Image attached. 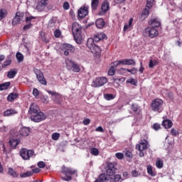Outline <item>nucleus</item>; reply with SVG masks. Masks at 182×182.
Listing matches in <instances>:
<instances>
[{"label": "nucleus", "mask_w": 182, "mask_h": 182, "mask_svg": "<svg viewBox=\"0 0 182 182\" xmlns=\"http://www.w3.org/2000/svg\"><path fill=\"white\" fill-rule=\"evenodd\" d=\"M103 39H107V36H106L105 33H97L94 36V38H88L87 46L93 55H100V53H101L102 50H100V47L96 46L95 42H100V41H103Z\"/></svg>", "instance_id": "obj_1"}, {"label": "nucleus", "mask_w": 182, "mask_h": 182, "mask_svg": "<svg viewBox=\"0 0 182 182\" xmlns=\"http://www.w3.org/2000/svg\"><path fill=\"white\" fill-rule=\"evenodd\" d=\"M123 178H122V175L117 174L114 177L107 176L106 173H102L99 176L98 178L95 180V182H122Z\"/></svg>", "instance_id": "obj_2"}, {"label": "nucleus", "mask_w": 182, "mask_h": 182, "mask_svg": "<svg viewBox=\"0 0 182 182\" xmlns=\"http://www.w3.org/2000/svg\"><path fill=\"white\" fill-rule=\"evenodd\" d=\"M62 173L65 176L61 177V179H63V181H72V176H70L75 175L76 173V170L63 166L62 167Z\"/></svg>", "instance_id": "obj_3"}, {"label": "nucleus", "mask_w": 182, "mask_h": 182, "mask_svg": "<svg viewBox=\"0 0 182 182\" xmlns=\"http://www.w3.org/2000/svg\"><path fill=\"white\" fill-rule=\"evenodd\" d=\"M164 102L161 99L154 100L151 104V110L156 113H161L164 108L163 107Z\"/></svg>", "instance_id": "obj_4"}, {"label": "nucleus", "mask_w": 182, "mask_h": 182, "mask_svg": "<svg viewBox=\"0 0 182 182\" xmlns=\"http://www.w3.org/2000/svg\"><path fill=\"white\" fill-rule=\"evenodd\" d=\"M47 92L52 96V100L55 103V105H62V102H63V97L59 93L47 90Z\"/></svg>", "instance_id": "obj_5"}, {"label": "nucleus", "mask_w": 182, "mask_h": 182, "mask_svg": "<svg viewBox=\"0 0 182 182\" xmlns=\"http://www.w3.org/2000/svg\"><path fill=\"white\" fill-rule=\"evenodd\" d=\"M106 83H107V78L106 77H99L92 81L91 86L92 87H102Z\"/></svg>", "instance_id": "obj_6"}, {"label": "nucleus", "mask_w": 182, "mask_h": 182, "mask_svg": "<svg viewBox=\"0 0 182 182\" xmlns=\"http://www.w3.org/2000/svg\"><path fill=\"white\" fill-rule=\"evenodd\" d=\"M66 66L67 69L69 70H73V72H75L76 73H78V72L80 70V66L78 65V64L75 61L71 60H66Z\"/></svg>", "instance_id": "obj_7"}, {"label": "nucleus", "mask_w": 182, "mask_h": 182, "mask_svg": "<svg viewBox=\"0 0 182 182\" xmlns=\"http://www.w3.org/2000/svg\"><path fill=\"white\" fill-rule=\"evenodd\" d=\"M33 154H35V152L33 150H28L25 148L20 150V156L23 160H29L31 157H33Z\"/></svg>", "instance_id": "obj_8"}, {"label": "nucleus", "mask_w": 182, "mask_h": 182, "mask_svg": "<svg viewBox=\"0 0 182 182\" xmlns=\"http://www.w3.org/2000/svg\"><path fill=\"white\" fill-rule=\"evenodd\" d=\"M144 36H147V35L149 36V38H156L157 35H159V31L154 28L148 27L146 28L144 31Z\"/></svg>", "instance_id": "obj_9"}, {"label": "nucleus", "mask_w": 182, "mask_h": 182, "mask_svg": "<svg viewBox=\"0 0 182 182\" xmlns=\"http://www.w3.org/2000/svg\"><path fill=\"white\" fill-rule=\"evenodd\" d=\"M116 170H117L116 165L113 163H109L107 166L106 176H107V177H113V176L116 174Z\"/></svg>", "instance_id": "obj_10"}, {"label": "nucleus", "mask_w": 182, "mask_h": 182, "mask_svg": "<svg viewBox=\"0 0 182 182\" xmlns=\"http://www.w3.org/2000/svg\"><path fill=\"white\" fill-rule=\"evenodd\" d=\"M30 119L32 122L39 123L40 122L45 120V119H46V116L43 112H40L33 116H30Z\"/></svg>", "instance_id": "obj_11"}, {"label": "nucleus", "mask_w": 182, "mask_h": 182, "mask_svg": "<svg viewBox=\"0 0 182 182\" xmlns=\"http://www.w3.org/2000/svg\"><path fill=\"white\" fill-rule=\"evenodd\" d=\"M34 73L36 75V78L38 80V82L41 85H44L45 86H46L47 82L46 80L45 79V77L43 76V73H42V71H41L39 69H35Z\"/></svg>", "instance_id": "obj_12"}, {"label": "nucleus", "mask_w": 182, "mask_h": 182, "mask_svg": "<svg viewBox=\"0 0 182 182\" xmlns=\"http://www.w3.org/2000/svg\"><path fill=\"white\" fill-rule=\"evenodd\" d=\"M62 50L64 52L65 56H69V53H73L75 52V47L70 44H63Z\"/></svg>", "instance_id": "obj_13"}, {"label": "nucleus", "mask_w": 182, "mask_h": 182, "mask_svg": "<svg viewBox=\"0 0 182 182\" xmlns=\"http://www.w3.org/2000/svg\"><path fill=\"white\" fill-rule=\"evenodd\" d=\"M73 35H82V26L77 22L73 23L72 26Z\"/></svg>", "instance_id": "obj_14"}, {"label": "nucleus", "mask_w": 182, "mask_h": 182, "mask_svg": "<svg viewBox=\"0 0 182 182\" xmlns=\"http://www.w3.org/2000/svg\"><path fill=\"white\" fill-rule=\"evenodd\" d=\"M40 112L41 109H39V107L37 105L31 104L28 109V114L30 116H35V114H37Z\"/></svg>", "instance_id": "obj_15"}, {"label": "nucleus", "mask_w": 182, "mask_h": 182, "mask_svg": "<svg viewBox=\"0 0 182 182\" xmlns=\"http://www.w3.org/2000/svg\"><path fill=\"white\" fill-rule=\"evenodd\" d=\"M89 14V7L88 6H83L81 7L78 10V16L79 18H85L86 16Z\"/></svg>", "instance_id": "obj_16"}, {"label": "nucleus", "mask_w": 182, "mask_h": 182, "mask_svg": "<svg viewBox=\"0 0 182 182\" xmlns=\"http://www.w3.org/2000/svg\"><path fill=\"white\" fill-rule=\"evenodd\" d=\"M22 19H23V15L20 12H17L16 16L13 18L12 25L16 26V25H18Z\"/></svg>", "instance_id": "obj_17"}, {"label": "nucleus", "mask_w": 182, "mask_h": 182, "mask_svg": "<svg viewBox=\"0 0 182 182\" xmlns=\"http://www.w3.org/2000/svg\"><path fill=\"white\" fill-rule=\"evenodd\" d=\"M48 0H41L37 4L36 9L40 12L45 11L46 6H48Z\"/></svg>", "instance_id": "obj_18"}, {"label": "nucleus", "mask_w": 182, "mask_h": 182, "mask_svg": "<svg viewBox=\"0 0 182 182\" xmlns=\"http://www.w3.org/2000/svg\"><path fill=\"white\" fill-rule=\"evenodd\" d=\"M149 23L152 28H159L161 25V21L157 18H154L151 19V21H149Z\"/></svg>", "instance_id": "obj_19"}, {"label": "nucleus", "mask_w": 182, "mask_h": 182, "mask_svg": "<svg viewBox=\"0 0 182 182\" xmlns=\"http://www.w3.org/2000/svg\"><path fill=\"white\" fill-rule=\"evenodd\" d=\"M32 19H35V17L30 16V17L26 18V22L27 25H25L23 27V31H28V29H31V28H32V23H31Z\"/></svg>", "instance_id": "obj_20"}, {"label": "nucleus", "mask_w": 182, "mask_h": 182, "mask_svg": "<svg viewBox=\"0 0 182 182\" xmlns=\"http://www.w3.org/2000/svg\"><path fill=\"white\" fill-rule=\"evenodd\" d=\"M136 149L139 151H143L144 150H146L147 149V141L144 140L141 142L139 144L136 146Z\"/></svg>", "instance_id": "obj_21"}, {"label": "nucleus", "mask_w": 182, "mask_h": 182, "mask_svg": "<svg viewBox=\"0 0 182 182\" xmlns=\"http://www.w3.org/2000/svg\"><path fill=\"white\" fill-rule=\"evenodd\" d=\"M31 132L29 128L28 127H22L19 130V134L22 136L23 137H26L29 136V133Z\"/></svg>", "instance_id": "obj_22"}, {"label": "nucleus", "mask_w": 182, "mask_h": 182, "mask_svg": "<svg viewBox=\"0 0 182 182\" xmlns=\"http://www.w3.org/2000/svg\"><path fill=\"white\" fill-rule=\"evenodd\" d=\"M110 9V7L109 6V1L107 0H105L104 2H102V6H101V11L103 12V14H106L107 11Z\"/></svg>", "instance_id": "obj_23"}, {"label": "nucleus", "mask_w": 182, "mask_h": 182, "mask_svg": "<svg viewBox=\"0 0 182 182\" xmlns=\"http://www.w3.org/2000/svg\"><path fill=\"white\" fill-rule=\"evenodd\" d=\"M7 174L11 176V177H13V178H18V177H19V173L14 171L13 168H8Z\"/></svg>", "instance_id": "obj_24"}, {"label": "nucleus", "mask_w": 182, "mask_h": 182, "mask_svg": "<svg viewBox=\"0 0 182 182\" xmlns=\"http://www.w3.org/2000/svg\"><path fill=\"white\" fill-rule=\"evenodd\" d=\"M18 114V111L13 109H6L4 112V116L6 117H9V116H14V114Z\"/></svg>", "instance_id": "obj_25"}, {"label": "nucleus", "mask_w": 182, "mask_h": 182, "mask_svg": "<svg viewBox=\"0 0 182 182\" xmlns=\"http://www.w3.org/2000/svg\"><path fill=\"white\" fill-rule=\"evenodd\" d=\"M162 126H164L165 129H171V127H173V122L170 119H165L162 122Z\"/></svg>", "instance_id": "obj_26"}, {"label": "nucleus", "mask_w": 182, "mask_h": 182, "mask_svg": "<svg viewBox=\"0 0 182 182\" xmlns=\"http://www.w3.org/2000/svg\"><path fill=\"white\" fill-rule=\"evenodd\" d=\"M95 25L98 29H102L105 26V21L103 18H98L95 21Z\"/></svg>", "instance_id": "obj_27"}, {"label": "nucleus", "mask_w": 182, "mask_h": 182, "mask_svg": "<svg viewBox=\"0 0 182 182\" xmlns=\"http://www.w3.org/2000/svg\"><path fill=\"white\" fill-rule=\"evenodd\" d=\"M19 141H21V140L19 139H10L9 143L11 146V147H13V149H15L16 147V146H18V144H19Z\"/></svg>", "instance_id": "obj_28"}, {"label": "nucleus", "mask_w": 182, "mask_h": 182, "mask_svg": "<svg viewBox=\"0 0 182 182\" xmlns=\"http://www.w3.org/2000/svg\"><path fill=\"white\" fill-rule=\"evenodd\" d=\"M150 9L146 6V7L143 9L142 13H141V17L145 19V18H147L149 15H150Z\"/></svg>", "instance_id": "obj_29"}, {"label": "nucleus", "mask_w": 182, "mask_h": 182, "mask_svg": "<svg viewBox=\"0 0 182 182\" xmlns=\"http://www.w3.org/2000/svg\"><path fill=\"white\" fill-rule=\"evenodd\" d=\"M17 97H18L17 93L11 92L8 95L7 100L8 102H14V100H15V99H16Z\"/></svg>", "instance_id": "obj_30"}, {"label": "nucleus", "mask_w": 182, "mask_h": 182, "mask_svg": "<svg viewBox=\"0 0 182 182\" xmlns=\"http://www.w3.org/2000/svg\"><path fill=\"white\" fill-rule=\"evenodd\" d=\"M10 86H11V82H9L0 84V91L6 90L9 89Z\"/></svg>", "instance_id": "obj_31"}, {"label": "nucleus", "mask_w": 182, "mask_h": 182, "mask_svg": "<svg viewBox=\"0 0 182 182\" xmlns=\"http://www.w3.org/2000/svg\"><path fill=\"white\" fill-rule=\"evenodd\" d=\"M32 176H33V172H32L31 171H28L25 173H20V177L21 178H25L26 177H31Z\"/></svg>", "instance_id": "obj_32"}, {"label": "nucleus", "mask_w": 182, "mask_h": 182, "mask_svg": "<svg viewBox=\"0 0 182 182\" xmlns=\"http://www.w3.org/2000/svg\"><path fill=\"white\" fill-rule=\"evenodd\" d=\"M16 70H11L7 73V77L9 79H14L15 76H16Z\"/></svg>", "instance_id": "obj_33"}, {"label": "nucleus", "mask_w": 182, "mask_h": 182, "mask_svg": "<svg viewBox=\"0 0 182 182\" xmlns=\"http://www.w3.org/2000/svg\"><path fill=\"white\" fill-rule=\"evenodd\" d=\"M131 109H132V110H133V112H134V113H137V114H139V113H140V107L136 104H132Z\"/></svg>", "instance_id": "obj_34"}, {"label": "nucleus", "mask_w": 182, "mask_h": 182, "mask_svg": "<svg viewBox=\"0 0 182 182\" xmlns=\"http://www.w3.org/2000/svg\"><path fill=\"white\" fill-rule=\"evenodd\" d=\"M119 70L120 72H122V70H127V72H129L132 75H136V73H137L138 70L136 68H133L132 70L126 69V68H120Z\"/></svg>", "instance_id": "obj_35"}, {"label": "nucleus", "mask_w": 182, "mask_h": 182, "mask_svg": "<svg viewBox=\"0 0 182 182\" xmlns=\"http://www.w3.org/2000/svg\"><path fill=\"white\" fill-rule=\"evenodd\" d=\"M12 63V60L11 59H7L4 61V63L1 65L0 67V70H2V69L6 68V66H9Z\"/></svg>", "instance_id": "obj_36"}, {"label": "nucleus", "mask_w": 182, "mask_h": 182, "mask_svg": "<svg viewBox=\"0 0 182 182\" xmlns=\"http://www.w3.org/2000/svg\"><path fill=\"white\" fill-rule=\"evenodd\" d=\"M157 65H159V61H157V60H150L149 68H150V69H153V68H154V66H157Z\"/></svg>", "instance_id": "obj_37"}, {"label": "nucleus", "mask_w": 182, "mask_h": 182, "mask_svg": "<svg viewBox=\"0 0 182 182\" xmlns=\"http://www.w3.org/2000/svg\"><path fill=\"white\" fill-rule=\"evenodd\" d=\"M39 38H41V41H43V42H45V43H49V40L46 39L45 32L41 31Z\"/></svg>", "instance_id": "obj_38"}, {"label": "nucleus", "mask_w": 182, "mask_h": 182, "mask_svg": "<svg viewBox=\"0 0 182 182\" xmlns=\"http://www.w3.org/2000/svg\"><path fill=\"white\" fill-rule=\"evenodd\" d=\"M91 6L92 9L96 11V9H97V6H99V0H92Z\"/></svg>", "instance_id": "obj_39"}, {"label": "nucleus", "mask_w": 182, "mask_h": 182, "mask_svg": "<svg viewBox=\"0 0 182 182\" xmlns=\"http://www.w3.org/2000/svg\"><path fill=\"white\" fill-rule=\"evenodd\" d=\"M73 36L76 43L80 45V43H82V34L74 35Z\"/></svg>", "instance_id": "obj_40"}, {"label": "nucleus", "mask_w": 182, "mask_h": 182, "mask_svg": "<svg viewBox=\"0 0 182 182\" xmlns=\"http://www.w3.org/2000/svg\"><path fill=\"white\" fill-rule=\"evenodd\" d=\"M147 173L149 176H151V177H154L156 176V172L153 171V167L150 166L147 167Z\"/></svg>", "instance_id": "obj_41"}, {"label": "nucleus", "mask_w": 182, "mask_h": 182, "mask_svg": "<svg viewBox=\"0 0 182 182\" xmlns=\"http://www.w3.org/2000/svg\"><path fill=\"white\" fill-rule=\"evenodd\" d=\"M125 65H136V61H134V60L133 59L126 58Z\"/></svg>", "instance_id": "obj_42"}, {"label": "nucleus", "mask_w": 182, "mask_h": 182, "mask_svg": "<svg viewBox=\"0 0 182 182\" xmlns=\"http://www.w3.org/2000/svg\"><path fill=\"white\" fill-rule=\"evenodd\" d=\"M5 16H6V10L0 9V21H2Z\"/></svg>", "instance_id": "obj_43"}, {"label": "nucleus", "mask_w": 182, "mask_h": 182, "mask_svg": "<svg viewBox=\"0 0 182 182\" xmlns=\"http://www.w3.org/2000/svg\"><path fill=\"white\" fill-rule=\"evenodd\" d=\"M153 5H154V0H147L146 1V8L151 9L153 8Z\"/></svg>", "instance_id": "obj_44"}, {"label": "nucleus", "mask_w": 182, "mask_h": 182, "mask_svg": "<svg viewBox=\"0 0 182 182\" xmlns=\"http://www.w3.org/2000/svg\"><path fill=\"white\" fill-rule=\"evenodd\" d=\"M104 97L106 100H113V99H114V95H113V94H106L104 95Z\"/></svg>", "instance_id": "obj_45"}, {"label": "nucleus", "mask_w": 182, "mask_h": 182, "mask_svg": "<svg viewBox=\"0 0 182 182\" xmlns=\"http://www.w3.org/2000/svg\"><path fill=\"white\" fill-rule=\"evenodd\" d=\"M16 59L18 60V62H23V55L21 53H17L16 55Z\"/></svg>", "instance_id": "obj_46"}, {"label": "nucleus", "mask_w": 182, "mask_h": 182, "mask_svg": "<svg viewBox=\"0 0 182 182\" xmlns=\"http://www.w3.org/2000/svg\"><path fill=\"white\" fill-rule=\"evenodd\" d=\"M114 73H116V69L113 68V67H110L108 70L109 76H114Z\"/></svg>", "instance_id": "obj_47"}, {"label": "nucleus", "mask_w": 182, "mask_h": 182, "mask_svg": "<svg viewBox=\"0 0 182 182\" xmlns=\"http://www.w3.org/2000/svg\"><path fill=\"white\" fill-rule=\"evenodd\" d=\"M90 153L93 156H99V150L97 148L91 149Z\"/></svg>", "instance_id": "obj_48"}, {"label": "nucleus", "mask_w": 182, "mask_h": 182, "mask_svg": "<svg viewBox=\"0 0 182 182\" xmlns=\"http://www.w3.org/2000/svg\"><path fill=\"white\" fill-rule=\"evenodd\" d=\"M127 83H130L131 85H133V86H136L137 81L134 78H131L127 80Z\"/></svg>", "instance_id": "obj_49"}, {"label": "nucleus", "mask_w": 182, "mask_h": 182, "mask_svg": "<svg viewBox=\"0 0 182 182\" xmlns=\"http://www.w3.org/2000/svg\"><path fill=\"white\" fill-rule=\"evenodd\" d=\"M152 129H154V130H156V131L160 130L161 129V126L159 123H155L153 124Z\"/></svg>", "instance_id": "obj_50"}, {"label": "nucleus", "mask_w": 182, "mask_h": 182, "mask_svg": "<svg viewBox=\"0 0 182 182\" xmlns=\"http://www.w3.org/2000/svg\"><path fill=\"white\" fill-rule=\"evenodd\" d=\"M55 23H56V21L52 18L48 22V26H50V28H55Z\"/></svg>", "instance_id": "obj_51"}, {"label": "nucleus", "mask_w": 182, "mask_h": 182, "mask_svg": "<svg viewBox=\"0 0 182 182\" xmlns=\"http://www.w3.org/2000/svg\"><path fill=\"white\" fill-rule=\"evenodd\" d=\"M59 137H60V133H53L52 134L53 140H59Z\"/></svg>", "instance_id": "obj_52"}, {"label": "nucleus", "mask_w": 182, "mask_h": 182, "mask_svg": "<svg viewBox=\"0 0 182 182\" xmlns=\"http://www.w3.org/2000/svg\"><path fill=\"white\" fill-rule=\"evenodd\" d=\"M156 166L158 168H163V161L161 160H158L156 163Z\"/></svg>", "instance_id": "obj_53"}, {"label": "nucleus", "mask_w": 182, "mask_h": 182, "mask_svg": "<svg viewBox=\"0 0 182 182\" xmlns=\"http://www.w3.org/2000/svg\"><path fill=\"white\" fill-rule=\"evenodd\" d=\"M61 35H62V33L60 32V30L56 29V30L54 31V36H55V38H59Z\"/></svg>", "instance_id": "obj_54"}, {"label": "nucleus", "mask_w": 182, "mask_h": 182, "mask_svg": "<svg viewBox=\"0 0 182 182\" xmlns=\"http://www.w3.org/2000/svg\"><path fill=\"white\" fill-rule=\"evenodd\" d=\"M63 8L65 11H68V9H69V8H70V5L69 4V2L65 1L63 4Z\"/></svg>", "instance_id": "obj_55"}, {"label": "nucleus", "mask_w": 182, "mask_h": 182, "mask_svg": "<svg viewBox=\"0 0 182 182\" xmlns=\"http://www.w3.org/2000/svg\"><path fill=\"white\" fill-rule=\"evenodd\" d=\"M139 176H140V173H139V171H137L136 170L132 171V177H139Z\"/></svg>", "instance_id": "obj_56"}, {"label": "nucleus", "mask_w": 182, "mask_h": 182, "mask_svg": "<svg viewBox=\"0 0 182 182\" xmlns=\"http://www.w3.org/2000/svg\"><path fill=\"white\" fill-rule=\"evenodd\" d=\"M46 166V164H45V162L43 161H39L38 163V167H39V168H45Z\"/></svg>", "instance_id": "obj_57"}, {"label": "nucleus", "mask_w": 182, "mask_h": 182, "mask_svg": "<svg viewBox=\"0 0 182 182\" xmlns=\"http://www.w3.org/2000/svg\"><path fill=\"white\" fill-rule=\"evenodd\" d=\"M111 65H111V68H113V69H116V68L118 67L119 65H120V64H119V60H117V61H115V62L111 63Z\"/></svg>", "instance_id": "obj_58"}, {"label": "nucleus", "mask_w": 182, "mask_h": 182, "mask_svg": "<svg viewBox=\"0 0 182 182\" xmlns=\"http://www.w3.org/2000/svg\"><path fill=\"white\" fill-rule=\"evenodd\" d=\"M171 134H172V136H178V132L176 129L172 128L171 129Z\"/></svg>", "instance_id": "obj_59"}, {"label": "nucleus", "mask_w": 182, "mask_h": 182, "mask_svg": "<svg viewBox=\"0 0 182 182\" xmlns=\"http://www.w3.org/2000/svg\"><path fill=\"white\" fill-rule=\"evenodd\" d=\"M117 159H119V160L123 159V157H124V155L122 153H117L115 154Z\"/></svg>", "instance_id": "obj_60"}, {"label": "nucleus", "mask_w": 182, "mask_h": 182, "mask_svg": "<svg viewBox=\"0 0 182 182\" xmlns=\"http://www.w3.org/2000/svg\"><path fill=\"white\" fill-rule=\"evenodd\" d=\"M83 124L85 126H87V124H90V119L89 118H87V119H85L82 122Z\"/></svg>", "instance_id": "obj_61"}, {"label": "nucleus", "mask_w": 182, "mask_h": 182, "mask_svg": "<svg viewBox=\"0 0 182 182\" xmlns=\"http://www.w3.org/2000/svg\"><path fill=\"white\" fill-rule=\"evenodd\" d=\"M125 156H126V157H128L129 159H132V157H133V154H132V152L130 151H127L125 153Z\"/></svg>", "instance_id": "obj_62"}, {"label": "nucleus", "mask_w": 182, "mask_h": 182, "mask_svg": "<svg viewBox=\"0 0 182 182\" xmlns=\"http://www.w3.org/2000/svg\"><path fill=\"white\" fill-rule=\"evenodd\" d=\"M33 95L36 97V96L39 95V90H38L36 88H34L33 90Z\"/></svg>", "instance_id": "obj_63"}, {"label": "nucleus", "mask_w": 182, "mask_h": 182, "mask_svg": "<svg viewBox=\"0 0 182 182\" xmlns=\"http://www.w3.org/2000/svg\"><path fill=\"white\" fill-rule=\"evenodd\" d=\"M95 131L100 132V133H103L105 132V129H103V127L100 126L95 129Z\"/></svg>", "instance_id": "obj_64"}]
</instances>
